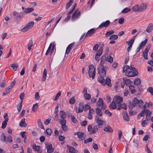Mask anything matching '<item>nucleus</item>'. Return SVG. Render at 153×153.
<instances>
[{
    "label": "nucleus",
    "mask_w": 153,
    "mask_h": 153,
    "mask_svg": "<svg viewBox=\"0 0 153 153\" xmlns=\"http://www.w3.org/2000/svg\"><path fill=\"white\" fill-rule=\"evenodd\" d=\"M113 62V58L111 56H108L106 57L105 56H102L101 59L99 66L104 67H107L106 65L107 62L111 63Z\"/></svg>",
    "instance_id": "obj_1"
},
{
    "label": "nucleus",
    "mask_w": 153,
    "mask_h": 153,
    "mask_svg": "<svg viewBox=\"0 0 153 153\" xmlns=\"http://www.w3.org/2000/svg\"><path fill=\"white\" fill-rule=\"evenodd\" d=\"M89 71L88 72L90 77H92L93 79L94 78L95 76V68L93 65L88 66Z\"/></svg>",
    "instance_id": "obj_2"
},
{
    "label": "nucleus",
    "mask_w": 153,
    "mask_h": 153,
    "mask_svg": "<svg viewBox=\"0 0 153 153\" xmlns=\"http://www.w3.org/2000/svg\"><path fill=\"white\" fill-rule=\"evenodd\" d=\"M107 69V67H104L99 66L98 68V74L101 76H106V70Z\"/></svg>",
    "instance_id": "obj_3"
},
{
    "label": "nucleus",
    "mask_w": 153,
    "mask_h": 153,
    "mask_svg": "<svg viewBox=\"0 0 153 153\" xmlns=\"http://www.w3.org/2000/svg\"><path fill=\"white\" fill-rule=\"evenodd\" d=\"M34 25V22H29L21 30V31L23 32H25L27 31L29 29L32 28Z\"/></svg>",
    "instance_id": "obj_4"
},
{
    "label": "nucleus",
    "mask_w": 153,
    "mask_h": 153,
    "mask_svg": "<svg viewBox=\"0 0 153 153\" xmlns=\"http://www.w3.org/2000/svg\"><path fill=\"white\" fill-rule=\"evenodd\" d=\"M113 101L117 104H119L122 103L123 99L120 96L116 95L114 97Z\"/></svg>",
    "instance_id": "obj_5"
},
{
    "label": "nucleus",
    "mask_w": 153,
    "mask_h": 153,
    "mask_svg": "<svg viewBox=\"0 0 153 153\" xmlns=\"http://www.w3.org/2000/svg\"><path fill=\"white\" fill-rule=\"evenodd\" d=\"M126 74L128 77H134L137 76L138 74V73L137 71H127V72H126Z\"/></svg>",
    "instance_id": "obj_6"
},
{
    "label": "nucleus",
    "mask_w": 153,
    "mask_h": 153,
    "mask_svg": "<svg viewBox=\"0 0 153 153\" xmlns=\"http://www.w3.org/2000/svg\"><path fill=\"white\" fill-rule=\"evenodd\" d=\"M150 48V45H149L145 49V50L143 52V56L144 58L146 59H147V55L148 53L149 52V50Z\"/></svg>",
    "instance_id": "obj_7"
},
{
    "label": "nucleus",
    "mask_w": 153,
    "mask_h": 153,
    "mask_svg": "<svg viewBox=\"0 0 153 153\" xmlns=\"http://www.w3.org/2000/svg\"><path fill=\"white\" fill-rule=\"evenodd\" d=\"M84 108V106L82 103H80L79 106V107H76L75 109V111L77 113H80L83 111Z\"/></svg>",
    "instance_id": "obj_8"
},
{
    "label": "nucleus",
    "mask_w": 153,
    "mask_h": 153,
    "mask_svg": "<svg viewBox=\"0 0 153 153\" xmlns=\"http://www.w3.org/2000/svg\"><path fill=\"white\" fill-rule=\"evenodd\" d=\"M95 120L98 126L104 125L105 123L104 121L100 119V118L97 116L95 117Z\"/></svg>",
    "instance_id": "obj_9"
},
{
    "label": "nucleus",
    "mask_w": 153,
    "mask_h": 153,
    "mask_svg": "<svg viewBox=\"0 0 153 153\" xmlns=\"http://www.w3.org/2000/svg\"><path fill=\"white\" fill-rule=\"evenodd\" d=\"M81 15V12L79 11L77 13L74 12L72 16L71 19L73 20H74L76 18H78Z\"/></svg>",
    "instance_id": "obj_10"
},
{
    "label": "nucleus",
    "mask_w": 153,
    "mask_h": 153,
    "mask_svg": "<svg viewBox=\"0 0 153 153\" xmlns=\"http://www.w3.org/2000/svg\"><path fill=\"white\" fill-rule=\"evenodd\" d=\"M110 23V21L109 20H107L105 22H102L99 27L100 28H101L103 27H107L109 26Z\"/></svg>",
    "instance_id": "obj_11"
},
{
    "label": "nucleus",
    "mask_w": 153,
    "mask_h": 153,
    "mask_svg": "<svg viewBox=\"0 0 153 153\" xmlns=\"http://www.w3.org/2000/svg\"><path fill=\"white\" fill-rule=\"evenodd\" d=\"M76 134L77 135L78 137L81 140H83L85 138V136L84 135V134L82 132H78L76 133Z\"/></svg>",
    "instance_id": "obj_12"
},
{
    "label": "nucleus",
    "mask_w": 153,
    "mask_h": 153,
    "mask_svg": "<svg viewBox=\"0 0 153 153\" xmlns=\"http://www.w3.org/2000/svg\"><path fill=\"white\" fill-rule=\"evenodd\" d=\"M74 44L75 43L74 42H73L68 45L67 48L65 53L67 54L69 53L72 49V47L74 45Z\"/></svg>",
    "instance_id": "obj_13"
},
{
    "label": "nucleus",
    "mask_w": 153,
    "mask_h": 153,
    "mask_svg": "<svg viewBox=\"0 0 153 153\" xmlns=\"http://www.w3.org/2000/svg\"><path fill=\"white\" fill-rule=\"evenodd\" d=\"M46 146L48 153H51L53 151L54 149L52 147V145L51 144L46 145Z\"/></svg>",
    "instance_id": "obj_14"
},
{
    "label": "nucleus",
    "mask_w": 153,
    "mask_h": 153,
    "mask_svg": "<svg viewBox=\"0 0 153 153\" xmlns=\"http://www.w3.org/2000/svg\"><path fill=\"white\" fill-rule=\"evenodd\" d=\"M153 30V25L152 23L149 24L146 29V31L148 33L151 32Z\"/></svg>",
    "instance_id": "obj_15"
},
{
    "label": "nucleus",
    "mask_w": 153,
    "mask_h": 153,
    "mask_svg": "<svg viewBox=\"0 0 153 153\" xmlns=\"http://www.w3.org/2000/svg\"><path fill=\"white\" fill-rule=\"evenodd\" d=\"M147 5L146 4L143 3L139 6V10L140 12H143L146 8Z\"/></svg>",
    "instance_id": "obj_16"
},
{
    "label": "nucleus",
    "mask_w": 153,
    "mask_h": 153,
    "mask_svg": "<svg viewBox=\"0 0 153 153\" xmlns=\"http://www.w3.org/2000/svg\"><path fill=\"white\" fill-rule=\"evenodd\" d=\"M19 125L21 127H26L27 126V124L25 123V118H23L19 123Z\"/></svg>",
    "instance_id": "obj_17"
},
{
    "label": "nucleus",
    "mask_w": 153,
    "mask_h": 153,
    "mask_svg": "<svg viewBox=\"0 0 153 153\" xmlns=\"http://www.w3.org/2000/svg\"><path fill=\"white\" fill-rule=\"evenodd\" d=\"M107 85L108 87H111V80L109 77H107L106 80L105 81V85Z\"/></svg>",
    "instance_id": "obj_18"
},
{
    "label": "nucleus",
    "mask_w": 153,
    "mask_h": 153,
    "mask_svg": "<svg viewBox=\"0 0 153 153\" xmlns=\"http://www.w3.org/2000/svg\"><path fill=\"white\" fill-rule=\"evenodd\" d=\"M95 32V29L94 28L91 29V30H89L88 32L86 34L85 37H86L88 36V35H89L90 36H91Z\"/></svg>",
    "instance_id": "obj_19"
},
{
    "label": "nucleus",
    "mask_w": 153,
    "mask_h": 153,
    "mask_svg": "<svg viewBox=\"0 0 153 153\" xmlns=\"http://www.w3.org/2000/svg\"><path fill=\"white\" fill-rule=\"evenodd\" d=\"M47 75V70L46 69H45L44 70V71L43 73V75L42 80L43 81H44L45 80L46 78V76Z\"/></svg>",
    "instance_id": "obj_20"
},
{
    "label": "nucleus",
    "mask_w": 153,
    "mask_h": 153,
    "mask_svg": "<svg viewBox=\"0 0 153 153\" xmlns=\"http://www.w3.org/2000/svg\"><path fill=\"white\" fill-rule=\"evenodd\" d=\"M137 36H134L130 40L128 41H126V42L128 43V45H132L134 43V41L135 39V37H136Z\"/></svg>",
    "instance_id": "obj_21"
},
{
    "label": "nucleus",
    "mask_w": 153,
    "mask_h": 153,
    "mask_svg": "<svg viewBox=\"0 0 153 153\" xmlns=\"http://www.w3.org/2000/svg\"><path fill=\"white\" fill-rule=\"evenodd\" d=\"M116 104L114 102V101L111 102L109 105V108L111 109H115L116 108Z\"/></svg>",
    "instance_id": "obj_22"
},
{
    "label": "nucleus",
    "mask_w": 153,
    "mask_h": 153,
    "mask_svg": "<svg viewBox=\"0 0 153 153\" xmlns=\"http://www.w3.org/2000/svg\"><path fill=\"white\" fill-rule=\"evenodd\" d=\"M19 65L16 62L14 63L11 64V67L13 68L14 71H16L17 70V68L18 67Z\"/></svg>",
    "instance_id": "obj_23"
},
{
    "label": "nucleus",
    "mask_w": 153,
    "mask_h": 153,
    "mask_svg": "<svg viewBox=\"0 0 153 153\" xmlns=\"http://www.w3.org/2000/svg\"><path fill=\"white\" fill-rule=\"evenodd\" d=\"M123 82L126 85H128L130 84L132 82L131 81L128 79L124 78L123 79Z\"/></svg>",
    "instance_id": "obj_24"
},
{
    "label": "nucleus",
    "mask_w": 153,
    "mask_h": 153,
    "mask_svg": "<svg viewBox=\"0 0 153 153\" xmlns=\"http://www.w3.org/2000/svg\"><path fill=\"white\" fill-rule=\"evenodd\" d=\"M123 118L124 120L127 122L129 121V118L128 117V115L126 112L124 113L123 115Z\"/></svg>",
    "instance_id": "obj_25"
},
{
    "label": "nucleus",
    "mask_w": 153,
    "mask_h": 153,
    "mask_svg": "<svg viewBox=\"0 0 153 153\" xmlns=\"http://www.w3.org/2000/svg\"><path fill=\"white\" fill-rule=\"evenodd\" d=\"M34 10V9L32 7L26 8L25 9L24 12L25 13H27L32 12Z\"/></svg>",
    "instance_id": "obj_26"
},
{
    "label": "nucleus",
    "mask_w": 153,
    "mask_h": 153,
    "mask_svg": "<svg viewBox=\"0 0 153 153\" xmlns=\"http://www.w3.org/2000/svg\"><path fill=\"white\" fill-rule=\"evenodd\" d=\"M104 76H101L99 77L98 78V82L102 83V85H105V79L104 78Z\"/></svg>",
    "instance_id": "obj_27"
},
{
    "label": "nucleus",
    "mask_w": 153,
    "mask_h": 153,
    "mask_svg": "<svg viewBox=\"0 0 153 153\" xmlns=\"http://www.w3.org/2000/svg\"><path fill=\"white\" fill-rule=\"evenodd\" d=\"M96 112L97 115L99 116H101L102 115V112L100 108H96Z\"/></svg>",
    "instance_id": "obj_28"
},
{
    "label": "nucleus",
    "mask_w": 153,
    "mask_h": 153,
    "mask_svg": "<svg viewBox=\"0 0 153 153\" xmlns=\"http://www.w3.org/2000/svg\"><path fill=\"white\" fill-rule=\"evenodd\" d=\"M40 146H38L34 144L33 145V149L35 151H37L38 153H39V151L40 149Z\"/></svg>",
    "instance_id": "obj_29"
},
{
    "label": "nucleus",
    "mask_w": 153,
    "mask_h": 153,
    "mask_svg": "<svg viewBox=\"0 0 153 153\" xmlns=\"http://www.w3.org/2000/svg\"><path fill=\"white\" fill-rule=\"evenodd\" d=\"M60 117L62 119H64L66 118V114L63 111H60Z\"/></svg>",
    "instance_id": "obj_30"
},
{
    "label": "nucleus",
    "mask_w": 153,
    "mask_h": 153,
    "mask_svg": "<svg viewBox=\"0 0 153 153\" xmlns=\"http://www.w3.org/2000/svg\"><path fill=\"white\" fill-rule=\"evenodd\" d=\"M37 123L38 124V126L39 127H40L42 129L45 130V128L43 125V124L40 119L38 120Z\"/></svg>",
    "instance_id": "obj_31"
},
{
    "label": "nucleus",
    "mask_w": 153,
    "mask_h": 153,
    "mask_svg": "<svg viewBox=\"0 0 153 153\" xmlns=\"http://www.w3.org/2000/svg\"><path fill=\"white\" fill-rule=\"evenodd\" d=\"M139 100L137 98H134L132 101L133 106L134 107L137 105L138 103Z\"/></svg>",
    "instance_id": "obj_32"
},
{
    "label": "nucleus",
    "mask_w": 153,
    "mask_h": 153,
    "mask_svg": "<svg viewBox=\"0 0 153 153\" xmlns=\"http://www.w3.org/2000/svg\"><path fill=\"white\" fill-rule=\"evenodd\" d=\"M8 121V118H6L4 120L2 124L1 128H4L6 127L7 125V122Z\"/></svg>",
    "instance_id": "obj_33"
},
{
    "label": "nucleus",
    "mask_w": 153,
    "mask_h": 153,
    "mask_svg": "<svg viewBox=\"0 0 153 153\" xmlns=\"http://www.w3.org/2000/svg\"><path fill=\"white\" fill-rule=\"evenodd\" d=\"M83 97L85 100H90L91 97V95L90 94L87 93L84 94Z\"/></svg>",
    "instance_id": "obj_34"
},
{
    "label": "nucleus",
    "mask_w": 153,
    "mask_h": 153,
    "mask_svg": "<svg viewBox=\"0 0 153 153\" xmlns=\"http://www.w3.org/2000/svg\"><path fill=\"white\" fill-rule=\"evenodd\" d=\"M132 9L134 12L140 11L139 6L138 5H135L132 7Z\"/></svg>",
    "instance_id": "obj_35"
},
{
    "label": "nucleus",
    "mask_w": 153,
    "mask_h": 153,
    "mask_svg": "<svg viewBox=\"0 0 153 153\" xmlns=\"http://www.w3.org/2000/svg\"><path fill=\"white\" fill-rule=\"evenodd\" d=\"M134 85H131L129 86V89L132 94L134 93L136 91V90L134 89Z\"/></svg>",
    "instance_id": "obj_36"
},
{
    "label": "nucleus",
    "mask_w": 153,
    "mask_h": 153,
    "mask_svg": "<svg viewBox=\"0 0 153 153\" xmlns=\"http://www.w3.org/2000/svg\"><path fill=\"white\" fill-rule=\"evenodd\" d=\"M38 105L37 103H36L35 104H34L32 107V111L33 112L36 111L38 110Z\"/></svg>",
    "instance_id": "obj_37"
},
{
    "label": "nucleus",
    "mask_w": 153,
    "mask_h": 153,
    "mask_svg": "<svg viewBox=\"0 0 153 153\" xmlns=\"http://www.w3.org/2000/svg\"><path fill=\"white\" fill-rule=\"evenodd\" d=\"M13 14L14 18H21V16L16 11H15L13 12Z\"/></svg>",
    "instance_id": "obj_38"
},
{
    "label": "nucleus",
    "mask_w": 153,
    "mask_h": 153,
    "mask_svg": "<svg viewBox=\"0 0 153 153\" xmlns=\"http://www.w3.org/2000/svg\"><path fill=\"white\" fill-rule=\"evenodd\" d=\"M73 0H69V2L66 4L65 7L66 9H67L71 6L73 2Z\"/></svg>",
    "instance_id": "obj_39"
},
{
    "label": "nucleus",
    "mask_w": 153,
    "mask_h": 153,
    "mask_svg": "<svg viewBox=\"0 0 153 153\" xmlns=\"http://www.w3.org/2000/svg\"><path fill=\"white\" fill-rule=\"evenodd\" d=\"M98 130V128L97 126H95L92 128V130L90 133V134H91L93 133L96 132Z\"/></svg>",
    "instance_id": "obj_40"
},
{
    "label": "nucleus",
    "mask_w": 153,
    "mask_h": 153,
    "mask_svg": "<svg viewBox=\"0 0 153 153\" xmlns=\"http://www.w3.org/2000/svg\"><path fill=\"white\" fill-rule=\"evenodd\" d=\"M104 130L109 132H111L113 131L112 129L109 126H108L105 128Z\"/></svg>",
    "instance_id": "obj_41"
},
{
    "label": "nucleus",
    "mask_w": 153,
    "mask_h": 153,
    "mask_svg": "<svg viewBox=\"0 0 153 153\" xmlns=\"http://www.w3.org/2000/svg\"><path fill=\"white\" fill-rule=\"evenodd\" d=\"M141 83V81L139 78H137L134 80V84L136 85H138Z\"/></svg>",
    "instance_id": "obj_42"
},
{
    "label": "nucleus",
    "mask_w": 153,
    "mask_h": 153,
    "mask_svg": "<svg viewBox=\"0 0 153 153\" xmlns=\"http://www.w3.org/2000/svg\"><path fill=\"white\" fill-rule=\"evenodd\" d=\"M103 104V101L101 98L99 99V100L97 102V104L98 105V106H100Z\"/></svg>",
    "instance_id": "obj_43"
},
{
    "label": "nucleus",
    "mask_w": 153,
    "mask_h": 153,
    "mask_svg": "<svg viewBox=\"0 0 153 153\" xmlns=\"http://www.w3.org/2000/svg\"><path fill=\"white\" fill-rule=\"evenodd\" d=\"M90 105V103H88L87 104H85L84 106L83 110L84 111H86L87 110L89 109L90 108V107L89 106Z\"/></svg>",
    "instance_id": "obj_44"
},
{
    "label": "nucleus",
    "mask_w": 153,
    "mask_h": 153,
    "mask_svg": "<svg viewBox=\"0 0 153 153\" xmlns=\"http://www.w3.org/2000/svg\"><path fill=\"white\" fill-rule=\"evenodd\" d=\"M130 68V67L128 65H126L125 66H124L123 68V72H125L126 73V72H127V71H128V70Z\"/></svg>",
    "instance_id": "obj_45"
},
{
    "label": "nucleus",
    "mask_w": 153,
    "mask_h": 153,
    "mask_svg": "<svg viewBox=\"0 0 153 153\" xmlns=\"http://www.w3.org/2000/svg\"><path fill=\"white\" fill-rule=\"evenodd\" d=\"M118 38L117 35H112L110 36L109 39L111 40H116Z\"/></svg>",
    "instance_id": "obj_46"
},
{
    "label": "nucleus",
    "mask_w": 153,
    "mask_h": 153,
    "mask_svg": "<svg viewBox=\"0 0 153 153\" xmlns=\"http://www.w3.org/2000/svg\"><path fill=\"white\" fill-rule=\"evenodd\" d=\"M103 51V49L102 48H100L99 50L97 51V53L96 54L98 55L99 56H100L101 55Z\"/></svg>",
    "instance_id": "obj_47"
},
{
    "label": "nucleus",
    "mask_w": 153,
    "mask_h": 153,
    "mask_svg": "<svg viewBox=\"0 0 153 153\" xmlns=\"http://www.w3.org/2000/svg\"><path fill=\"white\" fill-rule=\"evenodd\" d=\"M12 137L10 135H8L6 137V142H8L10 143H11L12 141Z\"/></svg>",
    "instance_id": "obj_48"
},
{
    "label": "nucleus",
    "mask_w": 153,
    "mask_h": 153,
    "mask_svg": "<svg viewBox=\"0 0 153 153\" xmlns=\"http://www.w3.org/2000/svg\"><path fill=\"white\" fill-rule=\"evenodd\" d=\"M61 92L60 91H59L56 94V96L54 100V101L57 100L58 99L59 97L61 96Z\"/></svg>",
    "instance_id": "obj_49"
},
{
    "label": "nucleus",
    "mask_w": 153,
    "mask_h": 153,
    "mask_svg": "<svg viewBox=\"0 0 153 153\" xmlns=\"http://www.w3.org/2000/svg\"><path fill=\"white\" fill-rule=\"evenodd\" d=\"M33 41L32 40L30 41L28 45V49L29 51L31 50V47L33 46Z\"/></svg>",
    "instance_id": "obj_50"
},
{
    "label": "nucleus",
    "mask_w": 153,
    "mask_h": 153,
    "mask_svg": "<svg viewBox=\"0 0 153 153\" xmlns=\"http://www.w3.org/2000/svg\"><path fill=\"white\" fill-rule=\"evenodd\" d=\"M147 41V39H146L144 41H142L140 43V46L143 48V47L144 46L146 43Z\"/></svg>",
    "instance_id": "obj_51"
},
{
    "label": "nucleus",
    "mask_w": 153,
    "mask_h": 153,
    "mask_svg": "<svg viewBox=\"0 0 153 153\" xmlns=\"http://www.w3.org/2000/svg\"><path fill=\"white\" fill-rule=\"evenodd\" d=\"M131 10V9L128 8H126L122 10V12L123 13H126L129 12Z\"/></svg>",
    "instance_id": "obj_52"
},
{
    "label": "nucleus",
    "mask_w": 153,
    "mask_h": 153,
    "mask_svg": "<svg viewBox=\"0 0 153 153\" xmlns=\"http://www.w3.org/2000/svg\"><path fill=\"white\" fill-rule=\"evenodd\" d=\"M114 33V31L113 30H110L107 32L105 34V36L106 37H108L111 34H113Z\"/></svg>",
    "instance_id": "obj_53"
},
{
    "label": "nucleus",
    "mask_w": 153,
    "mask_h": 153,
    "mask_svg": "<svg viewBox=\"0 0 153 153\" xmlns=\"http://www.w3.org/2000/svg\"><path fill=\"white\" fill-rule=\"evenodd\" d=\"M75 102V99L74 97H72L69 100V102L71 104H74Z\"/></svg>",
    "instance_id": "obj_54"
},
{
    "label": "nucleus",
    "mask_w": 153,
    "mask_h": 153,
    "mask_svg": "<svg viewBox=\"0 0 153 153\" xmlns=\"http://www.w3.org/2000/svg\"><path fill=\"white\" fill-rule=\"evenodd\" d=\"M22 102L21 101L20 103L18 105L17 107V109L18 111V112H20L21 110V109L22 107Z\"/></svg>",
    "instance_id": "obj_55"
},
{
    "label": "nucleus",
    "mask_w": 153,
    "mask_h": 153,
    "mask_svg": "<svg viewBox=\"0 0 153 153\" xmlns=\"http://www.w3.org/2000/svg\"><path fill=\"white\" fill-rule=\"evenodd\" d=\"M69 151L70 152L72 153H75L76 150L74 149L73 147L70 146L69 148Z\"/></svg>",
    "instance_id": "obj_56"
},
{
    "label": "nucleus",
    "mask_w": 153,
    "mask_h": 153,
    "mask_svg": "<svg viewBox=\"0 0 153 153\" xmlns=\"http://www.w3.org/2000/svg\"><path fill=\"white\" fill-rule=\"evenodd\" d=\"M1 140L2 142H6V137L4 135V133H2L1 134Z\"/></svg>",
    "instance_id": "obj_57"
},
{
    "label": "nucleus",
    "mask_w": 153,
    "mask_h": 153,
    "mask_svg": "<svg viewBox=\"0 0 153 153\" xmlns=\"http://www.w3.org/2000/svg\"><path fill=\"white\" fill-rule=\"evenodd\" d=\"M10 90L6 88L2 94L3 96H4L9 93L10 92Z\"/></svg>",
    "instance_id": "obj_58"
},
{
    "label": "nucleus",
    "mask_w": 153,
    "mask_h": 153,
    "mask_svg": "<svg viewBox=\"0 0 153 153\" xmlns=\"http://www.w3.org/2000/svg\"><path fill=\"white\" fill-rule=\"evenodd\" d=\"M70 117L72 122L74 123H76V122H77V120L75 118V117H74V116L73 115H71L70 116Z\"/></svg>",
    "instance_id": "obj_59"
},
{
    "label": "nucleus",
    "mask_w": 153,
    "mask_h": 153,
    "mask_svg": "<svg viewBox=\"0 0 153 153\" xmlns=\"http://www.w3.org/2000/svg\"><path fill=\"white\" fill-rule=\"evenodd\" d=\"M46 133L49 135H51L52 133L51 130L50 128H48L45 130Z\"/></svg>",
    "instance_id": "obj_60"
},
{
    "label": "nucleus",
    "mask_w": 153,
    "mask_h": 153,
    "mask_svg": "<svg viewBox=\"0 0 153 153\" xmlns=\"http://www.w3.org/2000/svg\"><path fill=\"white\" fill-rule=\"evenodd\" d=\"M93 139L91 138H89L84 140V143L85 144L87 143L88 142H91L92 141Z\"/></svg>",
    "instance_id": "obj_61"
},
{
    "label": "nucleus",
    "mask_w": 153,
    "mask_h": 153,
    "mask_svg": "<svg viewBox=\"0 0 153 153\" xmlns=\"http://www.w3.org/2000/svg\"><path fill=\"white\" fill-rule=\"evenodd\" d=\"M52 46V43H51L50 44V45H49V47H48V49L47 50L46 53H45L46 55H47L50 52V51L51 50V48Z\"/></svg>",
    "instance_id": "obj_62"
},
{
    "label": "nucleus",
    "mask_w": 153,
    "mask_h": 153,
    "mask_svg": "<svg viewBox=\"0 0 153 153\" xmlns=\"http://www.w3.org/2000/svg\"><path fill=\"white\" fill-rule=\"evenodd\" d=\"M147 90L151 93L152 95L153 96V88L149 87L147 89Z\"/></svg>",
    "instance_id": "obj_63"
},
{
    "label": "nucleus",
    "mask_w": 153,
    "mask_h": 153,
    "mask_svg": "<svg viewBox=\"0 0 153 153\" xmlns=\"http://www.w3.org/2000/svg\"><path fill=\"white\" fill-rule=\"evenodd\" d=\"M124 22V19L123 17H122L119 19L118 22L121 25L123 24Z\"/></svg>",
    "instance_id": "obj_64"
}]
</instances>
